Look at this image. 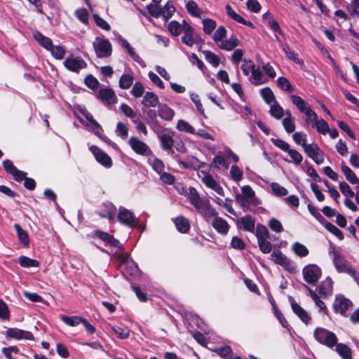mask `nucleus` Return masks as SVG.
Wrapping results in <instances>:
<instances>
[{"label":"nucleus","mask_w":359,"mask_h":359,"mask_svg":"<svg viewBox=\"0 0 359 359\" xmlns=\"http://www.w3.org/2000/svg\"><path fill=\"white\" fill-rule=\"evenodd\" d=\"M198 177L206 187L214 190L219 195L222 194V188L210 175L201 171L198 172Z\"/></svg>","instance_id":"6e6552de"},{"label":"nucleus","mask_w":359,"mask_h":359,"mask_svg":"<svg viewBox=\"0 0 359 359\" xmlns=\"http://www.w3.org/2000/svg\"><path fill=\"white\" fill-rule=\"evenodd\" d=\"M186 8L188 12L195 17H200L202 14V11L198 8L196 3L194 1H189L186 4Z\"/></svg>","instance_id":"e433bc0d"},{"label":"nucleus","mask_w":359,"mask_h":359,"mask_svg":"<svg viewBox=\"0 0 359 359\" xmlns=\"http://www.w3.org/2000/svg\"><path fill=\"white\" fill-rule=\"evenodd\" d=\"M64 65L67 69L76 72L86 67V63L84 60L74 57L67 58L64 62Z\"/></svg>","instance_id":"2eb2a0df"},{"label":"nucleus","mask_w":359,"mask_h":359,"mask_svg":"<svg viewBox=\"0 0 359 359\" xmlns=\"http://www.w3.org/2000/svg\"><path fill=\"white\" fill-rule=\"evenodd\" d=\"M150 165L154 170L158 173H161L164 170V164L162 161L158 158H151L149 160Z\"/></svg>","instance_id":"864d4df0"},{"label":"nucleus","mask_w":359,"mask_h":359,"mask_svg":"<svg viewBox=\"0 0 359 359\" xmlns=\"http://www.w3.org/2000/svg\"><path fill=\"white\" fill-rule=\"evenodd\" d=\"M324 225H325V227L330 232H331L332 233L335 235L337 238H339L341 241L344 239V233H343V232L339 229H338L337 226H335L334 224H331L330 222H325L324 224Z\"/></svg>","instance_id":"de8ad7c7"},{"label":"nucleus","mask_w":359,"mask_h":359,"mask_svg":"<svg viewBox=\"0 0 359 359\" xmlns=\"http://www.w3.org/2000/svg\"><path fill=\"white\" fill-rule=\"evenodd\" d=\"M240 45V41L235 36H231L228 40H224L219 43V48L221 49L231 51Z\"/></svg>","instance_id":"5701e85b"},{"label":"nucleus","mask_w":359,"mask_h":359,"mask_svg":"<svg viewBox=\"0 0 359 359\" xmlns=\"http://www.w3.org/2000/svg\"><path fill=\"white\" fill-rule=\"evenodd\" d=\"M93 46L98 57H107L111 55V45L107 39L96 38Z\"/></svg>","instance_id":"7ed1b4c3"},{"label":"nucleus","mask_w":359,"mask_h":359,"mask_svg":"<svg viewBox=\"0 0 359 359\" xmlns=\"http://www.w3.org/2000/svg\"><path fill=\"white\" fill-rule=\"evenodd\" d=\"M259 248L260 250L264 253L268 254L272 250V245L269 241V239H262L257 241Z\"/></svg>","instance_id":"603ef678"},{"label":"nucleus","mask_w":359,"mask_h":359,"mask_svg":"<svg viewBox=\"0 0 359 359\" xmlns=\"http://www.w3.org/2000/svg\"><path fill=\"white\" fill-rule=\"evenodd\" d=\"M339 189L346 197H353L354 196V192L346 182H340Z\"/></svg>","instance_id":"69168bd1"},{"label":"nucleus","mask_w":359,"mask_h":359,"mask_svg":"<svg viewBox=\"0 0 359 359\" xmlns=\"http://www.w3.org/2000/svg\"><path fill=\"white\" fill-rule=\"evenodd\" d=\"M185 25H189L185 20H182V23L173 20L168 24V29L172 35L178 36L185 31Z\"/></svg>","instance_id":"aec40b11"},{"label":"nucleus","mask_w":359,"mask_h":359,"mask_svg":"<svg viewBox=\"0 0 359 359\" xmlns=\"http://www.w3.org/2000/svg\"><path fill=\"white\" fill-rule=\"evenodd\" d=\"M255 68V65L251 60H244L243 64L241 65V69L245 76H248Z\"/></svg>","instance_id":"4d7b16f0"},{"label":"nucleus","mask_w":359,"mask_h":359,"mask_svg":"<svg viewBox=\"0 0 359 359\" xmlns=\"http://www.w3.org/2000/svg\"><path fill=\"white\" fill-rule=\"evenodd\" d=\"M317 291L322 297H327L332 293V280L330 278L327 277L323 281L318 287Z\"/></svg>","instance_id":"6ab92c4d"},{"label":"nucleus","mask_w":359,"mask_h":359,"mask_svg":"<svg viewBox=\"0 0 359 359\" xmlns=\"http://www.w3.org/2000/svg\"><path fill=\"white\" fill-rule=\"evenodd\" d=\"M341 171L346 177V179L352 184H358L359 183V178L355 175V174L351 170L349 167L346 165L345 164H341Z\"/></svg>","instance_id":"c85d7f7f"},{"label":"nucleus","mask_w":359,"mask_h":359,"mask_svg":"<svg viewBox=\"0 0 359 359\" xmlns=\"http://www.w3.org/2000/svg\"><path fill=\"white\" fill-rule=\"evenodd\" d=\"M202 22L203 25V31L207 34H210L217 26L216 22L212 19H204Z\"/></svg>","instance_id":"49530a36"},{"label":"nucleus","mask_w":359,"mask_h":359,"mask_svg":"<svg viewBox=\"0 0 359 359\" xmlns=\"http://www.w3.org/2000/svg\"><path fill=\"white\" fill-rule=\"evenodd\" d=\"M353 306L351 301L342 294L336 296L333 303V309L336 313H339L343 316H347V311Z\"/></svg>","instance_id":"39448f33"},{"label":"nucleus","mask_w":359,"mask_h":359,"mask_svg":"<svg viewBox=\"0 0 359 359\" xmlns=\"http://www.w3.org/2000/svg\"><path fill=\"white\" fill-rule=\"evenodd\" d=\"M315 339L320 344L329 348L334 347L337 343L336 334L323 327H317L313 333Z\"/></svg>","instance_id":"f257e3e1"},{"label":"nucleus","mask_w":359,"mask_h":359,"mask_svg":"<svg viewBox=\"0 0 359 359\" xmlns=\"http://www.w3.org/2000/svg\"><path fill=\"white\" fill-rule=\"evenodd\" d=\"M99 97L107 104H112L116 102L114 92L110 88H101L99 92Z\"/></svg>","instance_id":"4be33fe9"},{"label":"nucleus","mask_w":359,"mask_h":359,"mask_svg":"<svg viewBox=\"0 0 359 359\" xmlns=\"http://www.w3.org/2000/svg\"><path fill=\"white\" fill-rule=\"evenodd\" d=\"M205 58L214 67H217L220 62L219 57L210 51L205 52Z\"/></svg>","instance_id":"052dcab7"},{"label":"nucleus","mask_w":359,"mask_h":359,"mask_svg":"<svg viewBox=\"0 0 359 359\" xmlns=\"http://www.w3.org/2000/svg\"><path fill=\"white\" fill-rule=\"evenodd\" d=\"M118 219L121 223L128 226H133L136 223L135 216L124 208H120Z\"/></svg>","instance_id":"9b49d317"},{"label":"nucleus","mask_w":359,"mask_h":359,"mask_svg":"<svg viewBox=\"0 0 359 359\" xmlns=\"http://www.w3.org/2000/svg\"><path fill=\"white\" fill-rule=\"evenodd\" d=\"M226 11L229 16L233 19L234 20L237 21L238 22L250 27H253L252 24L250 22L246 21L243 18L237 14L229 5L226 6Z\"/></svg>","instance_id":"c756f323"},{"label":"nucleus","mask_w":359,"mask_h":359,"mask_svg":"<svg viewBox=\"0 0 359 359\" xmlns=\"http://www.w3.org/2000/svg\"><path fill=\"white\" fill-rule=\"evenodd\" d=\"M292 249L294 252L299 257H304L309 255V250L307 248L299 242H295L292 245Z\"/></svg>","instance_id":"f704fd0d"},{"label":"nucleus","mask_w":359,"mask_h":359,"mask_svg":"<svg viewBox=\"0 0 359 359\" xmlns=\"http://www.w3.org/2000/svg\"><path fill=\"white\" fill-rule=\"evenodd\" d=\"M111 332L120 339H126L129 337L130 330L127 327H112Z\"/></svg>","instance_id":"79ce46f5"},{"label":"nucleus","mask_w":359,"mask_h":359,"mask_svg":"<svg viewBox=\"0 0 359 359\" xmlns=\"http://www.w3.org/2000/svg\"><path fill=\"white\" fill-rule=\"evenodd\" d=\"M174 111L166 105L160 106L159 115L165 120H171L174 116Z\"/></svg>","instance_id":"37998d69"},{"label":"nucleus","mask_w":359,"mask_h":359,"mask_svg":"<svg viewBox=\"0 0 359 359\" xmlns=\"http://www.w3.org/2000/svg\"><path fill=\"white\" fill-rule=\"evenodd\" d=\"M182 42L189 47L194 46L201 47L203 41L201 37L194 32L189 25H185V31L182 38Z\"/></svg>","instance_id":"20e7f679"},{"label":"nucleus","mask_w":359,"mask_h":359,"mask_svg":"<svg viewBox=\"0 0 359 359\" xmlns=\"http://www.w3.org/2000/svg\"><path fill=\"white\" fill-rule=\"evenodd\" d=\"M161 9L162 15L166 21L172 17L175 11V8L170 2H168Z\"/></svg>","instance_id":"c03bdc74"},{"label":"nucleus","mask_w":359,"mask_h":359,"mask_svg":"<svg viewBox=\"0 0 359 359\" xmlns=\"http://www.w3.org/2000/svg\"><path fill=\"white\" fill-rule=\"evenodd\" d=\"M238 228L245 231L255 233V219L250 215H246L240 217L236 220Z\"/></svg>","instance_id":"1a4fd4ad"},{"label":"nucleus","mask_w":359,"mask_h":359,"mask_svg":"<svg viewBox=\"0 0 359 359\" xmlns=\"http://www.w3.org/2000/svg\"><path fill=\"white\" fill-rule=\"evenodd\" d=\"M90 149L100 164L106 167H111V159L107 154L96 146H92Z\"/></svg>","instance_id":"ddd939ff"},{"label":"nucleus","mask_w":359,"mask_h":359,"mask_svg":"<svg viewBox=\"0 0 359 359\" xmlns=\"http://www.w3.org/2000/svg\"><path fill=\"white\" fill-rule=\"evenodd\" d=\"M34 37L39 43V44L44 47L46 49L50 50V48H52L51 40L49 38L43 36L41 33H34Z\"/></svg>","instance_id":"473e14b6"},{"label":"nucleus","mask_w":359,"mask_h":359,"mask_svg":"<svg viewBox=\"0 0 359 359\" xmlns=\"http://www.w3.org/2000/svg\"><path fill=\"white\" fill-rule=\"evenodd\" d=\"M291 307L293 312L300 318V320L305 323L309 325L311 321L310 315L300 306L293 299H290Z\"/></svg>","instance_id":"f8f14e48"},{"label":"nucleus","mask_w":359,"mask_h":359,"mask_svg":"<svg viewBox=\"0 0 359 359\" xmlns=\"http://www.w3.org/2000/svg\"><path fill=\"white\" fill-rule=\"evenodd\" d=\"M255 235L257 241L262 239H269V231L267 228L262 224H257L255 228Z\"/></svg>","instance_id":"72a5a7b5"},{"label":"nucleus","mask_w":359,"mask_h":359,"mask_svg":"<svg viewBox=\"0 0 359 359\" xmlns=\"http://www.w3.org/2000/svg\"><path fill=\"white\" fill-rule=\"evenodd\" d=\"M19 264L21 266L26 268L37 267L39 265V262L37 260L32 259L25 256L19 257Z\"/></svg>","instance_id":"c9c22d12"},{"label":"nucleus","mask_w":359,"mask_h":359,"mask_svg":"<svg viewBox=\"0 0 359 359\" xmlns=\"http://www.w3.org/2000/svg\"><path fill=\"white\" fill-rule=\"evenodd\" d=\"M270 114L275 118L280 119L284 115L283 109L276 102H275L271 106Z\"/></svg>","instance_id":"a19ab883"},{"label":"nucleus","mask_w":359,"mask_h":359,"mask_svg":"<svg viewBox=\"0 0 359 359\" xmlns=\"http://www.w3.org/2000/svg\"><path fill=\"white\" fill-rule=\"evenodd\" d=\"M128 143L132 149L140 155H144L147 151H149V149L147 145L137 137H131Z\"/></svg>","instance_id":"4468645a"},{"label":"nucleus","mask_w":359,"mask_h":359,"mask_svg":"<svg viewBox=\"0 0 359 359\" xmlns=\"http://www.w3.org/2000/svg\"><path fill=\"white\" fill-rule=\"evenodd\" d=\"M314 127L316 128L319 133L323 135L327 134V132L329 129L328 124L323 119H319L314 125Z\"/></svg>","instance_id":"6e6d98bb"},{"label":"nucleus","mask_w":359,"mask_h":359,"mask_svg":"<svg viewBox=\"0 0 359 359\" xmlns=\"http://www.w3.org/2000/svg\"><path fill=\"white\" fill-rule=\"evenodd\" d=\"M272 260L277 264L282 265L287 258L280 250H275L271 255Z\"/></svg>","instance_id":"3c124183"},{"label":"nucleus","mask_w":359,"mask_h":359,"mask_svg":"<svg viewBox=\"0 0 359 359\" xmlns=\"http://www.w3.org/2000/svg\"><path fill=\"white\" fill-rule=\"evenodd\" d=\"M261 95L266 102L270 103L274 99V95L269 88H264L261 90Z\"/></svg>","instance_id":"e2e57ef3"},{"label":"nucleus","mask_w":359,"mask_h":359,"mask_svg":"<svg viewBox=\"0 0 359 359\" xmlns=\"http://www.w3.org/2000/svg\"><path fill=\"white\" fill-rule=\"evenodd\" d=\"M286 117L283 120V125L285 130L290 133L294 131V118L292 117L291 113L289 111L285 112Z\"/></svg>","instance_id":"a878e982"},{"label":"nucleus","mask_w":359,"mask_h":359,"mask_svg":"<svg viewBox=\"0 0 359 359\" xmlns=\"http://www.w3.org/2000/svg\"><path fill=\"white\" fill-rule=\"evenodd\" d=\"M144 91V88L142 83L137 82L135 83V85L133 87V89L131 90V93L133 95H134L136 97H141Z\"/></svg>","instance_id":"774afa93"},{"label":"nucleus","mask_w":359,"mask_h":359,"mask_svg":"<svg viewBox=\"0 0 359 359\" xmlns=\"http://www.w3.org/2000/svg\"><path fill=\"white\" fill-rule=\"evenodd\" d=\"M272 192L273 194L278 196H285L287 194V191L283 187L278 183L273 182L271 184Z\"/></svg>","instance_id":"5fc2aeb1"},{"label":"nucleus","mask_w":359,"mask_h":359,"mask_svg":"<svg viewBox=\"0 0 359 359\" xmlns=\"http://www.w3.org/2000/svg\"><path fill=\"white\" fill-rule=\"evenodd\" d=\"M268 224L271 229L276 233H280L283 231L281 222L275 218L271 219Z\"/></svg>","instance_id":"13d9d810"},{"label":"nucleus","mask_w":359,"mask_h":359,"mask_svg":"<svg viewBox=\"0 0 359 359\" xmlns=\"http://www.w3.org/2000/svg\"><path fill=\"white\" fill-rule=\"evenodd\" d=\"M116 208L113 203H109L105 209L98 211V215L102 218H107L109 220L114 221L116 214Z\"/></svg>","instance_id":"412c9836"},{"label":"nucleus","mask_w":359,"mask_h":359,"mask_svg":"<svg viewBox=\"0 0 359 359\" xmlns=\"http://www.w3.org/2000/svg\"><path fill=\"white\" fill-rule=\"evenodd\" d=\"M6 336L10 338L15 339H27V340H33L34 336L33 334L26 330H22L18 328H8L6 330Z\"/></svg>","instance_id":"9d476101"},{"label":"nucleus","mask_w":359,"mask_h":359,"mask_svg":"<svg viewBox=\"0 0 359 359\" xmlns=\"http://www.w3.org/2000/svg\"><path fill=\"white\" fill-rule=\"evenodd\" d=\"M3 165L5 170L12 175L15 180L21 181L25 177V172L18 170L11 161H4Z\"/></svg>","instance_id":"dca6fc26"},{"label":"nucleus","mask_w":359,"mask_h":359,"mask_svg":"<svg viewBox=\"0 0 359 359\" xmlns=\"http://www.w3.org/2000/svg\"><path fill=\"white\" fill-rule=\"evenodd\" d=\"M290 99L292 103L297 107V108L304 114L311 109L309 104L303 100L301 97L292 95L290 96Z\"/></svg>","instance_id":"a211bd4d"},{"label":"nucleus","mask_w":359,"mask_h":359,"mask_svg":"<svg viewBox=\"0 0 359 359\" xmlns=\"http://www.w3.org/2000/svg\"><path fill=\"white\" fill-rule=\"evenodd\" d=\"M142 104L147 107H154L158 104V97L153 93L147 92L142 100Z\"/></svg>","instance_id":"cd10ccee"},{"label":"nucleus","mask_w":359,"mask_h":359,"mask_svg":"<svg viewBox=\"0 0 359 359\" xmlns=\"http://www.w3.org/2000/svg\"><path fill=\"white\" fill-rule=\"evenodd\" d=\"M197 211L206 219L212 218L216 212L209 203H194Z\"/></svg>","instance_id":"f3484780"},{"label":"nucleus","mask_w":359,"mask_h":359,"mask_svg":"<svg viewBox=\"0 0 359 359\" xmlns=\"http://www.w3.org/2000/svg\"><path fill=\"white\" fill-rule=\"evenodd\" d=\"M14 228L16 231L19 241L24 245H28L29 243V239L27 233L24 229H22L21 226L18 224H15L14 225Z\"/></svg>","instance_id":"2f4dec72"},{"label":"nucleus","mask_w":359,"mask_h":359,"mask_svg":"<svg viewBox=\"0 0 359 359\" xmlns=\"http://www.w3.org/2000/svg\"><path fill=\"white\" fill-rule=\"evenodd\" d=\"M336 346V351L343 359H352V352L351 348L344 344H337Z\"/></svg>","instance_id":"393cba45"},{"label":"nucleus","mask_w":359,"mask_h":359,"mask_svg":"<svg viewBox=\"0 0 359 359\" xmlns=\"http://www.w3.org/2000/svg\"><path fill=\"white\" fill-rule=\"evenodd\" d=\"M177 229L181 233H187L190 228L188 219L183 217H178L174 220Z\"/></svg>","instance_id":"bb28decb"},{"label":"nucleus","mask_w":359,"mask_h":359,"mask_svg":"<svg viewBox=\"0 0 359 359\" xmlns=\"http://www.w3.org/2000/svg\"><path fill=\"white\" fill-rule=\"evenodd\" d=\"M283 52L286 54L287 58L297 65H304V60L298 57L297 53L292 50L290 48L285 45L283 47Z\"/></svg>","instance_id":"7c9ffc66"},{"label":"nucleus","mask_w":359,"mask_h":359,"mask_svg":"<svg viewBox=\"0 0 359 359\" xmlns=\"http://www.w3.org/2000/svg\"><path fill=\"white\" fill-rule=\"evenodd\" d=\"M303 149L304 152L317 164H321L323 163V153L317 144L304 143Z\"/></svg>","instance_id":"0eeeda50"},{"label":"nucleus","mask_w":359,"mask_h":359,"mask_svg":"<svg viewBox=\"0 0 359 359\" xmlns=\"http://www.w3.org/2000/svg\"><path fill=\"white\" fill-rule=\"evenodd\" d=\"M278 86L283 90L292 93L294 91V88L289 82V81L285 77H280L277 80Z\"/></svg>","instance_id":"09e8293b"},{"label":"nucleus","mask_w":359,"mask_h":359,"mask_svg":"<svg viewBox=\"0 0 359 359\" xmlns=\"http://www.w3.org/2000/svg\"><path fill=\"white\" fill-rule=\"evenodd\" d=\"M302 274L307 283L315 285L321 277L322 271L316 264H308L304 267Z\"/></svg>","instance_id":"f03ea898"},{"label":"nucleus","mask_w":359,"mask_h":359,"mask_svg":"<svg viewBox=\"0 0 359 359\" xmlns=\"http://www.w3.org/2000/svg\"><path fill=\"white\" fill-rule=\"evenodd\" d=\"M288 153V155L290 156V158L292 159L293 162L295 164H299L302 161V156L300 153H299L297 151L294 149H291L290 148L287 151Z\"/></svg>","instance_id":"0e129e2a"},{"label":"nucleus","mask_w":359,"mask_h":359,"mask_svg":"<svg viewBox=\"0 0 359 359\" xmlns=\"http://www.w3.org/2000/svg\"><path fill=\"white\" fill-rule=\"evenodd\" d=\"M177 128L181 131H184L188 133L194 134L195 130L194 128L187 122L184 120H180L177 123Z\"/></svg>","instance_id":"8fccbe9b"},{"label":"nucleus","mask_w":359,"mask_h":359,"mask_svg":"<svg viewBox=\"0 0 359 359\" xmlns=\"http://www.w3.org/2000/svg\"><path fill=\"white\" fill-rule=\"evenodd\" d=\"M212 226L218 233L226 234L229 230V225L221 217H216L212 222Z\"/></svg>","instance_id":"b1692460"},{"label":"nucleus","mask_w":359,"mask_h":359,"mask_svg":"<svg viewBox=\"0 0 359 359\" xmlns=\"http://www.w3.org/2000/svg\"><path fill=\"white\" fill-rule=\"evenodd\" d=\"M305 115L306 116V123L311 124L312 127H314L316 123L319 120L316 113L311 109L307 113H306Z\"/></svg>","instance_id":"680f3d73"},{"label":"nucleus","mask_w":359,"mask_h":359,"mask_svg":"<svg viewBox=\"0 0 359 359\" xmlns=\"http://www.w3.org/2000/svg\"><path fill=\"white\" fill-rule=\"evenodd\" d=\"M226 35V30L223 26H220L217 28L213 34V40L219 46V43H222Z\"/></svg>","instance_id":"58836bf2"},{"label":"nucleus","mask_w":359,"mask_h":359,"mask_svg":"<svg viewBox=\"0 0 359 359\" xmlns=\"http://www.w3.org/2000/svg\"><path fill=\"white\" fill-rule=\"evenodd\" d=\"M158 4H149L147 6V9L149 13L154 18H158L162 15L161 7L158 5Z\"/></svg>","instance_id":"bf43d9fd"},{"label":"nucleus","mask_w":359,"mask_h":359,"mask_svg":"<svg viewBox=\"0 0 359 359\" xmlns=\"http://www.w3.org/2000/svg\"><path fill=\"white\" fill-rule=\"evenodd\" d=\"M133 82V77L129 74H123L119 80V86L123 89L129 88Z\"/></svg>","instance_id":"a18cd8bd"},{"label":"nucleus","mask_w":359,"mask_h":359,"mask_svg":"<svg viewBox=\"0 0 359 359\" xmlns=\"http://www.w3.org/2000/svg\"><path fill=\"white\" fill-rule=\"evenodd\" d=\"M83 318L79 316H61L60 319L63 323L68 325L69 326H76L79 323H81Z\"/></svg>","instance_id":"4c0bfd02"},{"label":"nucleus","mask_w":359,"mask_h":359,"mask_svg":"<svg viewBox=\"0 0 359 359\" xmlns=\"http://www.w3.org/2000/svg\"><path fill=\"white\" fill-rule=\"evenodd\" d=\"M332 254L333 264L339 273H353V268L338 251L333 250Z\"/></svg>","instance_id":"423d86ee"},{"label":"nucleus","mask_w":359,"mask_h":359,"mask_svg":"<svg viewBox=\"0 0 359 359\" xmlns=\"http://www.w3.org/2000/svg\"><path fill=\"white\" fill-rule=\"evenodd\" d=\"M251 79L254 85H260L264 83V75L259 68H255L252 72Z\"/></svg>","instance_id":"ea45409f"},{"label":"nucleus","mask_w":359,"mask_h":359,"mask_svg":"<svg viewBox=\"0 0 359 359\" xmlns=\"http://www.w3.org/2000/svg\"><path fill=\"white\" fill-rule=\"evenodd\" d=\"M231 178L236 181H240L243 177V172L236 165H233L230 170Z\"/></svg>","instance_id":"338daca9"}]
</instances>
